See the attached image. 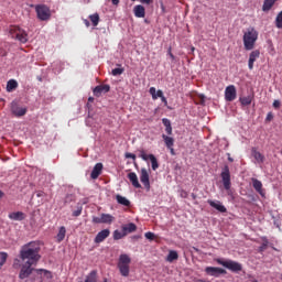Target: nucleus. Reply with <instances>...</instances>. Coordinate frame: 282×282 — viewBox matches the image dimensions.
<instances>
[{"label": "nucleus", "mask_w": 282, "mask_h": 282, "mask_svg": "<svg viewBox=\"0 0 282 282\" xmlns=\"http://www.w3.org/2000/svg\"><path fill=\"white\" fill-rule=\"evenodd\" d=\"M181 195H182L183 197H186L187 194H186V192L183 191Z\"/></svg>", "instance_id": "59"}, {"label": "nucleus", "mask_w": 282, "mask_h": 282, "mask_svg": "<svg viewBox=\"0 0 282 282\" xmlns=\"http://www.w3.org/2000/svg\"><path fill=\"white\" fill-rule=\"evenodd\" d=\"M128 180H130V182L134 188H142V185L140 184V181L138 180V174H135V172H130L128 174Z\"/></svg>", "instance_id": "21"}, {"label": "nucleus", "mask_w": 282, "mask_h": 282, "mask_svg": "<svg viewBox=\"0 0 282 282\" xmlns=\"http://www.w3.org/2000/svg\"><path fill=\"white\" fill-rule=\"evenodd\" d=\"M165 132L167 133V135H173V127L172 126L166 127Z\"/></svg>", "instance_id": "45"}, {"label": "nucleus", "mask_w": 282, "mask_h": 282, "mask_svg": "<svg viewBox=\"0 0 282 282\" xmlns=\"http://www.w3.org/2000/svg\"><path fill=\"white\" fill-rule=\"evenodd\" d=\"M167 54L171 57V59L174 61L175 55H173V53L171 52V47L169 48Z\"/></svg>", "instance_id": "49"}, {"label": "nucleus", "mask_w": 282, "mask_h": 282, "mask_svg": "<svg viewBox=\"0 0 282 282\" xmlns=\"http://www.w3.org/2000/svg\"><path fill=\"white\" fill-rule=\"evenodd\" d=\"M169 150H170V152H171V155H175V149H173V147H171V148H167Z\"/></svg>", "instance_id": "54"}, {"label": "nucleus", "mask_w": 282, "mask_h": 282, "mask_svg": "<svg viewBox=\"0 0 282 282\" xmlns=\"http://www.w3.org/2000/svg\"><path fill=\"white\" fill-rule=\"evenodd\" d=\"M112 6H120V0H111Z\"/></svg>", "instance_id": "51"}, {"label": "nucleus", "mask_w": 282, "mask_h": 282, "mask_svg": "<svg viewBox=\"0 0 282 282\" xmlns=\"http://www.w3.org/2000/svg\"><path fill=\"white\" fill-rule=\"evenodd\" d=\"M144 237H145V239L153 241V239H155V234L148 231V232H145Z\"/></svg>", "instance_id": "40"}, {"label": "nucleus", "mask_w": 282, "mask_h": 282, "mask_svg": "<svg viewBox=\"0 0 282 282\" xmlns=\"http://www.w3.org/2000/svg\"><path fill=\"white\" fill-rule=\"evenodd\" d=\"M35 9L36 17L40 21H50L52 19V10L47 4H31Z\"/></svg>", "instance_id": "3"}, {"label": "nucleus", "mask_w": 282, "mask_h": 282, "mask_svg": "<svg viewBox=\"0 0 282 282\" xmlns=\"http://www.w3.org/2000/svg\"><path fill=\"white\" fill-rule=\"evenodd\" d=\"M139 158H142L144 160V162L150 160V162L152 164V171H158V169H160V163H158V159L155 158V155L147 154V152H144V150H142L140 152Z\"/></svg>", "instance_id": "8"}, {"label": "nucleus", "mask_w": 282, "mask_h": 282, "mask_svg": "<svg viewBox=\"0 0 282 282\" xmlns=\"http://www.w3.org/2000/svg\"><path fill=\"white\" fill-rule=\"evenodd\" d=\"M109 235H111V231L109 229H102L95 237V243H102V241H105V239H107Z\"/></svg>", "instance_id": "16"}, {"label": "nucleus", "mask_w": 282, "mask_h": 282, "mask_svg": "<svg viewBox=\"0 0 282 282\" xmlns=\"http://www.w3.org/2000/svg\"><path fill=\"white\" fill-rule=\"evenodd\" d=\"M40 274H43L46 279L52 280V273L47 270L40 269L37 270Z\"/></svg>", "instance_id": "38"}, {"label": "nucleus", "mask_w": 282, "mask_h": 282, "mask_svg": "<svg viewBox=\"0 0 282 282\" xmlns=\"http://www.w3.org/2000/svg\"><path fill=\"white\" fill-rule=\"evenodd\" d=\"M113 221V216L110 214H101V224H111Z\"/></svg>", "instance_id": "34"}, {"label": "nucleus", "mask_w": 282, "mask_h": 282, "mask_svg": "<svg viewBox=\"0 0 282 282\" xmlns=\"http://www.w3.org/2000/svg\"><path fill=\"white\" fill-rule=\"evenodd\" d=\"M11 39H15L20 43H28V33L21 26L11 25L9 28Z\"/></svg>", "instance_id": "4"}, {"label": "nucleus", "mask_w": 282, "mask_h": 282, "mask_svg": "<svg viewBox=\"0 0 282 282\" xmlns=\"http://www.w3.org/2000/svg\"><path fill=\"white\" fill-rule=\"evenodd\" d=\"M86 28H89V20H84Z\"/></svg>", "instance_id": "56"}, {"label": "nucleus", "mask_w": 282, "mask_h": 282, "mask_svg": "<svg viewBox=\"0 0 282 282\" xmlns=\"http://www.w3.org/2000/svg\"><path fill=\"white\" fill-rule=\"evenodd\" d=\"M141 3H144L145 6H151L153 3V0H140Z\"/></svg>", "instance_id": "48"}, {"label": "nucleus", "mask_w": 282, "mask_h": 282, "mask_svg": "<svg viewBox=\"0 0 282 282\" xmlns=\"http://www.w3.org/2000/svg\"><path fill=\"white\" fill-rule=\"evenodd\" d=\"M82 214H83V207H80L79 209L73 212V217H80Z\"/></svg>", "instance_id": "41"}, {"label": "nucleus", "mask_w": 282, "mask_h": 282, "mask_svg": "<svg viewBox=\"0 0 282 282\" xmlns=\"http://www.w3.org/2000/svg\"><path fill=\"white\" fill-rule=\"evenodd\" d=\"M6 261H8V253L1 251L0 252V270L1 268H3V265H6Z\"/></svg>", "instance_id": "37"}, {"label": "nucleus", "mask_w": 282, "mask_h": 282, "mask_svg": "<svg viewBox=\"0 0 282 282\" xmlns=\"http://www.w3.org/2000/svg\"><path fill=\"white\" fill-rule=\"evenodd\" d=\"M129 265H131V257L127 253H122L119 257L118 268L121 276L129 275Z\"/></svg>", "instance_id": "5"}, {"label": "nucleus", "mask_w": 282, "mask_h": 282, "mask_svg": "<svg viewBox=\"0 0 282 282\" xmlns=\"http://www.w3.org/2000/svg\"><path fill=\"white\" fill-rule=\"evenodd\" d=\"M275 3L276 0H264L262 6V12H270Z\"/></svg>", "instance_id": "26"}, {"label": "nucleus", "mask_w": 282, "mask_h": 282, "mask_svg": "<svg viewBox=\"0 0 282 282\" xmlns=\"http://www.w3.org/2000/svg\"><path fill=\"white\" fill-rule=\"evenodd\" d=\"M140 181L143 184L144 188H147V191H151V182L149 178V171L145 167L141 169Z\"/></svg>", "instance_id": "12"}, {"label": "nucleus", "mask_w": 282, "mask_h": 282, "mask_svg": "<svg viewBox=\"0 0 282 282\" xmlns=\"http://www.w3.org/2000/svg\"><path fill=\"white\" fill-rule=\"evenodd\" d=\"M89 19H90L94 28H96L98 25V23H100V15H98V13L89 15Z\"/></svg>", "instance_id": "35"}, {"label": "nucleus", "mask_w": 282, "mask_h": 282, "mask_svg": "<svg viewBox=\"0 0 282 282\" xmlns=\"http://www.w3.org/2000/svg\"><path fill=\"white\" fill-rule=\"evenodd\" d=\"M209 206H212V208H215L216 210H218V213H227L228 209L226 208V206L221 205V202L219 200H208Z\"/></svg>", "instance_id": "20"}, {"label": "nucleus", "mask_w": 282, "mask_h": 282, "mask_svg": "<svg viewBox=\"0 0 282 282\" xmlns=\"http://www.w3.org/2000/svg\"><path fill=\"white\" fill-rule=\"evenodd\" d=\"M220 177H221L223 186H224L225 191H230V186H231L230 167H228V165L224 166V170L220 173Z\"/></svg>", "instance_id": "7"}, {"label": "nucleus", "mask_w": 282, "mask_h": 282, "mask_svg": "<svg viewBox=\"0 0 282 282\" xmlns=\"http://www.w3.org/2000/svg\"><path fill=\"white\" fill-rule=\"evenodd\" d=\"M88 102H94V97H89Z\"/></svg>", "instance_id": "58"}, {"label": "nucleus", "mask_w": 282, "mask_h": 282, "mask_svg": "<svg viewBox=\"0 0 282 282\" xmlns=\"http://www.w3.org/2000/svg\"><path fill=\"white\" fill-rule=\"evenodd\" d=\"M177 259H180V254H177V251L171 250L167 254L166 261L173 263V261H177Z\"/></svg>", "instance_id": "31"}, {"label": "nucleus", "mask_w": 282, "mask_h": 282, "mask_svg": "<svg viewBox=\"0 0 282 282\" xmlns=\"http://www.w3.org/2000/svg\"><path fill=\"white\" fill-rule=\"evenodd\" d=\"M34 264H30L28 262H23L22 268L19 273V279H28L32 272H34V268H32Z\"/></svg>", "instance_id": "11"}, {"label": "nucleus", "mask_w": 282, "mask_h": 282, "mask_svg": "<svg viewBox=\"0 0 282 282\" xmlns=\"http://www.w3.org/2000/svg\"><path fill=\"white\" fill-rule=\"evenodd\" d=\"M261 56V52L259 50L252 51L249 55V61H248V67L249 69H254V63L257 62V58Z\"/></svg>", "instance_id": "15"}, {"label": "nucleus", "mask_w": 282, "mask_h": 282, "mask_svg": "<svg viewBox=\"0 0 282 282\" xmlns=\"http://www.w3.org/2000/svg\"><path fill=\"white\" fill-rule=\"evenodd\" d=\"M43 195H45V193L43 191H39L36 193V197H43Z\"/></svg>", "instance_id": "52"}, {"label": "nucleus", "mask_w": 282, "mask_h": 282, "mask_svg": "<svg viewBox=\"0 0 282 282\" xmlns=\"http://www.w3.org/2000/svg\"><path fill=\"white\" fill-rule=\"evenodd\" d=\"M216 262L218 265H223L224 268H227V270H230L231 272H241L243 269L241 267V263L232 261V260H223V259H216Z\"/></svg>", "instance_id": "6"}, {"label": "nucleus", "mask_w": 282, "mask_h": 282, "mask_svg": "<svg viewBox=\"0 0 282 282\" xmlns=\"http://www.w3.org/2000/svg\"><path fill=\"white\" fill-rule=\"evenodd\" d=\"M11 112L15 118H21L28 113V108L19 106V102L12 101L11 102Z\"/></svg>", "instance_id": "10"}, {"label": "nucleus", "mask_w": 282, "mask_h": 282, "mask_svg": "<svg viewBox=\"0 0 282 282\" xmlns=\"http://www.w3.org/2000/svg\"><path fill=\"white\" fill-rule=\"evenodd\" d=\"M98 272L97 271H91L87 276L85 282H97L98 281Z\"/></svg>", "instance_id": "33"}, {"label": "nucleus", "mask_w": 282, "mask_h": 282, "mask_svg": "<svg viewBox=\"0 0 282 282\" xmlns=\"http://www.w3.org/2000/svg\"><path fill=\"white\" fill-rule=\"evenodd\" d=\"M116 199H117L118 204H120L121 206H131V202L122 195H117Z\"/></svg>", "instance_id": "30"}, {"label": "nucleus", "mask_w": 282, "mask_h": 282, "mask_svg": "<svg viewBox=\"0 0 282 282\" xmlns=\"http://www.w3.org/2000/svg\"><path fill=\"white\" fill-rule=\"evenodd\" d=\"M163 138V142L165 143V147L167 149H171V147L175 145V139H173L172 137H169L166 134H162Z\"/></svg>", "instance_id": "28"}, {"label": "nucleus", "mask_w": 282, "mask_h": 282, "mask_svg": "<svg viewBox=\"0 0 282 282\" xmlns=\"http://www.w3.org/2000/svg\"><path fill=\"white\" fill-rule=\"evenodd\" d=\"M17 87H19V83H17V80H14V79H10L7 83V91H14V89H17Z\"/></svg>", "instance_id": "32"}, {"label": "nucleus", "mask_w": 282, "mask_h": 282, "mask_svg": "<svg viewBox=\"0 0 282 282\" xmlns=\"http://www.w3.org/2000/svg\"><path fill=\"white\" fill-rule=\"evenodd\" d=\"M149 94L152 96V100H158V98H162L164 96V93L162 90H156L155 87H151Z\"/></svg>", "instance_id": "27"}, {"label": "nucleus", "mask_w": 282, "mask_h": 282, "mask_svg": "<svg viewBox=\"0 0 282 282\" xmlns=\"http://www.w3.org/2000/svg\"><path fill=\"white\" fill-rule=\"evenodd\" d=\"M251 155L252 158H254L258 164H263V162H265V156L261 152H259L257 148L251 149Z\"/></svg>", "instance_id": "19"}, {"label": "nucleus", "mask_w": 282, "mask_h": 282, "mask_svg": "<svg viewBox=\"0 0 282 282\" xmlns=\"http://www.w3.org/2000/svg\"><path fill=\"white\" fill-rule=\"evenodd\" d=\"M101 173H102V163H96L90 173L91 180H98V177H100Z\"/></svg>", "instance_id": "18"}, {"label": "nucleus", "mask_w": 282, "mask_h": 282, "mask_svg": "<svg viewBox=\"0 0 282 282\" xmlns=\"http://www.w3.org/2000/svg\"><path fill=\"white\" fill-rule=\"evenodd\" d=\"M162 123L164 124V127H171V120L166 119V118H163L162 119Z\"/></svg>", "instance_id": "44"}, {"label": "nucleus", "mask_w": 282, "mask_h": 282, "mask_svg": "<svg viewBox=\"0 0 282 282\" xmlns=\"http://www.w3.org/2000/svg\"><path fill=\"white\" fill-rule=\"evenodd\" d=\"M131 1H135V0H131Z\"/></svg>", "instance_id": "63"}, {"label": "nucleus", "mask_w": 282, "mask_h": 282, "mask_svg": "<svg viewBox=\"0 0 282 282\" xmlns=\"http://www.w3.org/2000/svg\"><path fill=\"white\" fill-rule=\"evenodd\" d=\"M193 198L195 199V194H193Z\"/></svg>", "instance_id": "61"}, {"label": "nucleus", "mask_w": 282, "mask_h": 282, "mask_svg": "<svg viewBox=\"0 0 282 282\" xmlns=\"http://www.w3.org/2000/svg\"><path fill=\"white\" fill-rule=\"evenodd\" d=\"M6 195V193H3V191L0 189V199H2V197Z\"/></svg>", "instance_id": "57"}, {"label": "nucleus", "mask_w": 282, "mask_h": 282, "mask_svg": "<svg viewBox=\"0 0 282 282\" xmlns=\"http://www.w3.org/2000/svg\"><path fill=\"white\" fill-rule=\"evenodd\" d=\"M65 235H67V229L65 228V226L59 227V230L56 236L58 243H61V241L65 239Z\"/></svg>", "instance_id": "29"}, {"label": "nucleus", "mask_w": 282, "mask_h": 282, "mask_svg": "<svg viewBox=\"0 0 282 282\" xmlns=\"http://www.w3.org/2000/svg\"><path fill=\"white\" fill-rule=\"evenodd\" d=\"M93 223H94V224H102V216H100V217H94V218H93Z\"/></svg>", "instance_id": "42"}, {"label": "nucleus", "mask_w": 282, "mask_h": 282, "mask_svg": "<svg viewBox=\"0 0 282 282\" xmlns=\"http://www.w3.org/2000/svg\"><path fill=\"white\" fill-rule=\"evenodd\" d=\"M252 100H254V95H248L239 98V102L242 107H248L252 105Z\"/></svg>", "instance_id": "23"}, {"label": "nucleus", "mask_w": 282, "mask_h": 282, "mask_svg": "<svg viewBox=\"0 0 282 282\" xmlns=\"http://www.w3.org/2000/svg\"><path fill=\"white\" fill-rule=\"evenodd\" d=\"M9 219H12L13 221H23V219H25V215L23 212H13L9 214Z\"/></svg>", "instance_id": "24"}, {"label": "nucleus", "mask_w": 282, "mask_h": 282, "mask_svg": "<svg viewBox=\"0 0 282 282\" xmlns=\"http://www.w3.org/2000/svg\"><path fill=\"white\" fill-rule=\"evenodd\" d=\"M225 100L227 102H232L237 100V87L235 85H229L225 89Z\"/></svg>", "instance_id": "9"}, {"label": "nucleus", "mask_w": 282, "mask_h": 282, "mask_svg": "<svg viewBox=\"0 0 282 282\" xmlns=\"http://www.w3.org/2000/svg\"><path fill=\"white\" fill-rule=\"evenodd\" d=\"M273 107H274V109H280L281 108V101L274 100L273 101Z\"/></svg>", "instance_id": "46"}, {"label": "nucleus", "mask_w": 282, "mask_h": 282, "mask_svg": "<svg viewBox=\"0 0 282 282\" xmlns=\"http://www.w3.org/2000/svg\"><path fill=\"white\" fill-rule=\"evenodd\" d=\"M227 156H228V162H235V159H232V158L230 156V153H227Z\"/></svg>", "instance_id": "55"}, {"label": "nucleus", "mask_w": 282, "mask_h": 282, "mask_svg": "<svg viewBox=\"0 0 282 282\" xmlns=\"http://www.w3.org/2000/svg\"><path fill=\"white\" fill-rule=\"evenodd\" d=\"M205 272L206 274H208V276H216V278L221 276V274H226V270L219 267H206Z\"/></svg>", "instance_id": "13"}, {"label": "nucleus", "mask_w": 282, "mask_h": 282, "mask_svg": "<svg viewBox=\"0 0 282 282\" xmlns=\"http://www.w3.org/2000/svg\"><path fill=\"white\" fill-rule=\"evenodd\" d=\"M126 158L135 161V154L133 153H126Z\"/></svg>", "instance_id": "47"}, {"label": "nucleus", "mask_w": 282, "mask_h": 282, "mask_svg": "<svg viewBox=\"0 0 282 282\" xmlns=\"http://www.w3.org/2000/svg\"><path fill=\"white\" fill-rule=\"evenodd\" d=\"M109 91H111V86L105 84V85L96 86L93 90V94L94 96H96V98H100L102 94H109Z\"/></svg>", "instance_id": "14"}, {"label": "nucleus", "mask_w": 282, "mask_h": 282, "mask_svg": "<svg viewBox=\"0 0 282 282\" xmlns=\"http://www.w3.org/2000/svg\"><path fill=\"white\" fill-rule=\"evenodd\" d=\"M259 39V32L254 28H248L243 32V46L247 52L254 50V45H257V41Z\"/></svg>", "instance_id": "2"}, {"label": "nucleus", "mask_w": 282, "mask_h": 282, "mask_svg": "<svg viewBox=\"0 0 282 282\" xmlns=\"http://www.w3.org/2000/svg\"><path fill=\"white\" fill-rule=\"evenodd\" d=\"M111 74L112 76H120L121 74H124V68H115Z\"/></svg>", "instance_id": "39"}, {"label": "nucleus", "mask_w": 282, "mask_h": 282, "mask_svg": "<svg viewBox=\"0 0 282 282\" xmlns=\"http://www.w3.org/2000/svg\"><path fill=\"white\" fill-rule=\"evenodd\" d=\"M265 248H268V241L263 242L261 246V250H265Z\"/></svg>", "instance_id": "53"}, {"label": "nucleus", "mask_w": 282, "mask_h": 282, "mask_svg": "<svg viewBox=\"0 0 282 282\" xmlns=\"http://www.w3.org/2000/svg\"><path fill=\"white\" fill-rule=\"evenodd\" d=\"M273 118H274V115H272V112H268L265 122H271V120H273Z\"/></svg>", "instance_id": "43"}, {"label": "nucleus", "mask_w": 282, "mask_h": 282, "mask_svg": "<svg viewBox=\"0 0 282 282\" xmlns=\"http://www.w3.org/2000/svg\"><path fill=\"white\" fill-rule=\"evenodd\" d=\"M192 52H195V47H192Z\"/></svg>", "instance_id": "60"}, {"label": "nucleus", "mask_w": 282, "mask_h": 282, "mask_svg": "<svg viewBox=\"0 0 282 282\" xmlns=\"http://www.w3.org/2000/svg\"><path fill=\"white\" fill-rule=\"evenodd\" d=\"M252 282H258L257 280H253Z\"/></svg>", "instance_id": "62"}, {"label": "nucleus", "mask_w": 282, "mask_h": 282, "mask_svg": "<svg viewBox=\"0 0 282 282\" xmlns=\"http://www.w3.org/2000/svg\"><path fill=\"white\" fill-rule=\"evenodd\" d=\"M133 12L137 19H144V17H147V9H144L142 4L134 6Z\"/></svg>", "instance_id": "17"}, {"label": "nucleus", "mask_w": 282, "mask_h": 282, "mask_svg": "<svg viewBox=\"0 0 282 282\" xmlns=\"http://www.w3.org/2000/svg\"><path fill=\"white\" fill-rule=\"evenodd\" d=\"M41 245L36 241H31L24 246H22L20 250V259L24 263H29L31 265H36L41 260Z\"/></svg>", "instance_id": "1"}, {"label": "nucleus", "mask_w": 282, "mask_h": 282, "mask_svg": "<svg viewBox=\"0 0 282 282\" xmlns=\"http://www.w3.org/2000/svg\"><path fill=\"white\" fill-rule=\"evenodd\" d=\"M251 181L254 191H257V193H259L260 195H263V183H261V181L257 178H251Z\"/></svg>", "instance_id": "25"}, {"label": "nucleus", "mask_w": 282, "mask_h": 282, "mask_svg": "<svg viewBox=\"0 0 282 282\" xmlns=\"http://www.w3.org/2000/svg\"><path fill=\"white\" fill-rule=\"evenodd\" d=\"M161 101H162L164 105H169V101L166 100V97H164V95L161 97Z\"/></svg>", "instance_id": "50"}, {"label": "nucleus", "mask_w": 282, "mask_h": 282, "mask_svg": "<svg viewBox=\"0 0 282 282\" xmlns=\"http://www.w3.org/2000/svg\"><path fill=\"white\" fill-rule=\"evenodd\" d=\"M123 237H127L124 231H120V230H115L113 231L115 241H119V239H123Z\"/></svg>", "instance_id": "36"}, {"label": "nucleus", "mask_w": 282, "mask_h": 282, "mask_svg": "<svg viewBox=\"0 0 282 282\" xmlns=\"http://www.w3.org/2000/svg\"><path fill=\"white\" fill-rule=\"evenodd\" d=\"M121 230H122L123 235L128 236L131 232H135L138 230V226H135V224H133V223H129L127 225H123L121 227Z\"/></svg>", "instance_id": "22"}]
</instances>
